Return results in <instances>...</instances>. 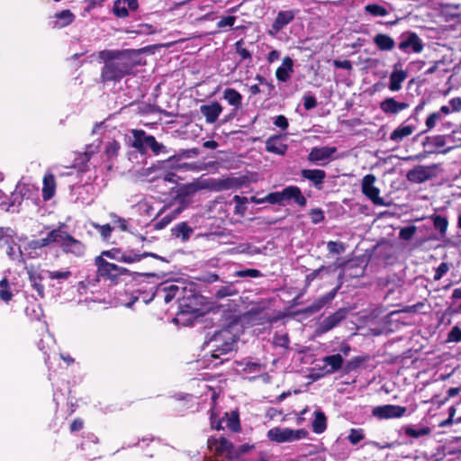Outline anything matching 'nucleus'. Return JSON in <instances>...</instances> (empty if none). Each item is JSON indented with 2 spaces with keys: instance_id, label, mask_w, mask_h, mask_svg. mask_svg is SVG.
Here are the masks:
<instances>
[{
  "instance_id": "obj_1",
  "label": "nucleus",
  "mask_w": 461,
  "mask_h": 461,
  "mask_svg": "<svg viewBox=\"0 0 461 461\" xmlns=\"http://www.w3.org/2000/svg\"><path fill=\"white\" fill-rule=\"evenodd\" d=\"M101 57L104 59V67L102 70L104 81L120 80L130 74L138 64V54L132 50L104 51Z\"/></svg>"
},
{
  "instance_id": "obj_2",
  "label": "nucleus",
  "mask_w": 461,
  "mask_h": 461,
  "mask_svg": "<svg viewBox=\"0 0 461 461\" xmlns=\"http://www.w3.org/2000/svg\"><path fill=\"white\" fill-rule=\"evenodd\" d=\"M236 338L232 334L230 328L221 330L216 332L209 344H212L213 351L212 357L219 358L221 355L227 354L233 349Z\"/></svg>"
},
{
  "instance_id": "obj_3",
  "label": "nucleus",
  "mask_w": 461,
  "mask_h": 461,
  "mask_svg": "<svg viewBox=\"0 0 461 461\" xmlns=\"http://www.w3.org/2000/svg\"><path fill=\"white\" fill-rule=\"evenodd\" d=\"M308 431L303 429H292L289 428L276 427L268 430L267 437L276 443L294 442L305 438Z\"/></svg>"
},
{
  "instance_id": "obj_4",
  "label": "nucleus",
  "mask_w": 461,
  "mask_h": 461,
  "mask_svg": "<svg viewBox=\"0 0 461 461\" xmlns=\"http://www.w3.org/2000/svg\"><path fill=\"white\" fill-rule=\"evenodd\" d=\"M208 448L214 454L232 459L238 456L239 453L235 451L233 445L225 438L211 437L207 442Z\"/></svg>"
},
{
  "instance_id": "obj_5",
  "label": "nucleus",
  "mask_w": 461,
  "mask_h": 461,
  "mask_svg": "<svg viewBox=\"0 0 461 461\" xmlns=\"http://www.w3.org/2000/svg\"><path fill=\"white\" fill-rule=\"evenodd\" d=\"M376 177L374 175H366L362 179L361 189L362 193L373 202L375 205H384V201L380 197V190L375 184Z\"/></svg>"
},
{
  "instance_id": "obj_6",
  "label": "nucleus",
  "mask_w": 461,
  "mask_h": 461,
  "mask_svg": "<svg viewBox=\"0 0 461 461\" xmlns=\"http://www.w3.org/2000/svg\"><path fill=\"white\" fill-rule=\"evenodd\" d=\"M95 264L97 266V272L99 276L112 280L123 275L127 271L123 267H121L113 263L107 262L102 258V256H99L95 258Z\"/></svg>"
},
{
  "instance_id": "obj_7",
  "label": "nucleus",
  "mask_w": 461,
  "mask_h": 461,
  "mask_svg": "<svg viewBox=\"0 0 461 461\" xmlns=\"http://www.w3.org/2000/svg\"><path fill=\"white\" fill-rule=\"evenodd\" d=\"M211 425L212 429L218 430L225 428L235 432L240 430V420L236 413H231L230 415L225 413V416L222 419L217 420L215 411L212 410L211 414Z\"/></svg>"
},
{
  "instance_id": "obj_8",
  "label": "nucleus",
  "mask_w": 461,
  "mask_h": 461,
  "mask_svg": "<svg viewBox=\"0 0 461 461\" xmlns=\"http://www.w3.org/2000/svg\"><path fill=\"white\" fill-rule=\"evenodd\" d=\"M405 407L393 404L376 406L372 411V414L379 419L401 418L405 414Z\"/></svg>"
},
{
  "instance_id": "obj_9",
  "label": "nucleus",
  "mask_w": 461,
  "mask_h": 461,
  "mask_svg": "<svg viewBox=\"0 0 461 461\" xmlns=\"http://www.w3.org/2000/svg\"><path fill=\"white\" fill-rule=\"evenodd\" d=\"M435 165L432 166H417L413 169L410 170L407 174V178L411 182L422 183L436 175Z\"/></svg>"
},
{
  "instance_id": "obj_10",
  "label": "nucleus",
  "mask_w": 461,
  "mask_h": 461,
  "mask_svg": "<svg viewBox=\"0 0 461 461\" xmlns=\"http://www.w3.org/2000/svg\"><path fill=\"white\" fill-rule=\"evenodd\" d=\"M61 236L59 245L66 253H72L76 256H82L84 254L85 247L79 240L74 239L64 230H62Z\"/></svg>"
},
{
  "instance_id": "obj_11",
  "label": "nucleus",
  "mask_w": 461,
  "mask_h": 461,
  "mask_svg": "<svg viewBox=\"0 0 461 461\" xmlns=\"http://www.w3.org/2000/svg\"><path fill=\"white\" fill-rule=\"evenodd\" d=\"M336 151L337 149L335 147H315L310 151L308 159L312 163L326 164L332 158Z\"/></svg>"
},
{
  "instance_id": "obj_12",
  "label": "nucleus",
  "mask_w": 461,
  "mask_h": 461,
  "mask_svg": "<svg viewBox=\"0 0 461 461\" xmlns=\"http://www.w3.org/2000/svg\"><path fill=\"white\" fill-rule=\"evenodd\" d=\"M398 47L406 53L409 52V50L415 53H420L423 50V44L420 37L414 32L408 33L399 43Z\"/></svg>"
},
{
  "instance_id": "obj_13",
  "label": "nucleus",
  "mask_w": 461,
  "mask_h": 461,
  "mask_svg": "<svg viewBox=\"0 0 461 461\" xmlns=\"http://www.w3.org/2000/svg\"><path fill=\"white\" fill-rule=\"evenodd\" d=\"M346 318V312L342 309L325 318L319 325L317 331L320 334L325 333L336 327Z\"/></svg>"
},
{
  "instance_id": "obj_14",
  "label": "nucleus",
  "mask_w": 461,
  "mask_h": 461,
  "mask_svg": "<svg viewBox=\"0 0 461 461\" xmlns=\"http://www.w3.org/2000/svg\"><path fill=\"white\" fill-rule=\"evenodd\" d=\"M201 298L196 294H192L188 297H183L179 301V309L180 313L187 314V313H195L200 311Z\"/></svg>"
},
{
  "instance_id": "obj_15",
  "label": "nucleus",
  "mask_w": 461,
  "mask_h": 461,
  "mask_svg": "<svg viewBox=\"0 0 461 461\" xmlns=\"http://www.w3.org/2000/svg\"><path fill=\"white\" fill-rule=\"evenodd\" d=\"M14 231L10 228H0V247L5 249L7 255L13 258L14 250L13 245Z\"/></svg>"
},
{
  "instance_id": "obj_16",
  "label": "nucleus",
  "mask_w": 461,
  "mask_h": 461,
  "mask_svg": "<svg viewBox=\"0 0 461 461\" xmlns=\"http://www.w3.org/2000/svg\"><path fill=\"white\" fill-rule=\"evenodd\" d=\"M322 362L324 363V366L321 367V369H322L325 374L330 375L342 367L344 360L339 354H335L323 357Z\"/></svg>"
},
{
  "instance_id": "obj_17",
  "label": "nucleus",
  "mask_w": 461,
  "mask_h": 461,
  "mask_svg": "<svg viewBox=\"0 0 461 461\" xmlns=\"http://www.w3.org/2000/svg\"><path fill=\"white\" fill-rule=\"evenodd\" d=\"M62 230L57 229L53 230L47 235L46 238L38 240H32L30 243V247L32 249H41L46 246L50 245L51 243H60V239L62 238Z\"/></svg>"
},
{
  "instance_id": "obj_18",
  "label": "nucleus",
  "mask_w": 461,
  "mask_h": 461,
  "mask_svg": "<svg viewBox=\"0 0 461 461\" xmlns=\"http://www.w3.org/2000/svg\"><path fill=\"white\" fill-rule=\"evenodd\" d=\"M200 111L205 117L207 122L213 123L221 114L222 107L219 103L213 102L210 104L202 105Z\"/></svg>"
},
{
  "instance_id": "obj_19",
  "label": "nucleus",
  "mask_w": 461,
  "mask_h": 461,
  "mask_svg": "<svg viewBox=\"0 0 461 461\" xmlns=\"http://www.w3.org/2000/svg\"><path fill=\"white\" fill-rule=\"evenodd\" d=\"M133 140L131 146L140 153H145L149 148L148 139L151 138L150 135H146L143 131L132 130Z\"/></svg>"
},
{
  "instance_id": "obj_20",
  "label": "nucleus",
  "mask_w": 461,
  "mask_h": 461,
  "mask_svg": "<svg viewBox=\"0 0 461 461\" xmlns=\"http://www.w3.org/2000/svg\"><path fill=\"white\" fill-rule=\"evenodd\" d=\"M408 106V104L399 103L392 97L384 99L380 104V107L384 113L391 114H396L399 112L406 109Z\"/></svg>"
},
{
  "instance_id": "obj_21",
  "label": "nucleus",
  "mask_w": 461,
  "mask_h": 461,
  "mask_svg": "<svg viewBox=\"0 0 461 461\" xmlns=\"http://www.w3.org/2000/svg\"><path fill=\"white\" fill-rule=\"evenodd\" d=\"M406 78L407 72L402 69H397V66H394V69L390 76L389 89L393 92L399 91Z\"/></svg>"
},
{
  "instance_id": "obj_22",
  "label": "nucleus",
  "mask_w": 461,
  "mask_h": 461,
  "mask_svg": "<svg viewBox=\"0 0 461 461\" xmlns=\"http://www.w3.org/2000/svg\"><path fill=\"white\" fill-rule=\"evenodd\" d=\"M293 60L289 57H285L283 61L282 65L276 69V77L279 81L286 82L290 75L293 73Z\"/></svg>"
},
{
  "instance_id": "obj_23",
  "label": "nucleus",
  "mask_w": 461,
  "mask_h": 461,
  "mask_svg": "<svg viewBox=\"0 0 461 461\" xmlns=\"http://www.w3.org/2000/svg\"><path fill=\"white\" fill-rule=\"evenodd\" d=\"M294 18V14L293 11H284L278 13L273 25H272V31H270V33L274 34L277 32H279L284 26L288 24Z\"/></svg>"
},
{
  "instance_id": "obj_24",
  "label": "nucleus",
  "mask_w": 461,
  "mask_h": 461,
  "mask_svg": "<svg viewBox=\"0 0 461 461\" xmlns=\"http://www.w3.org/2000/svg\"><path fill=\"white\" fill-rule=\"evenodd\" d=\"M266 149L269 152L284 155L287 150V146L280 137L275 136L267 140Z\"/></svg>"
},
{
  "instance_id": "obj_25",
  "label": "nucleus",
  "mask_w": 461,
  "mask_h": 461,
  "mask_svg": "<svg viewBox=\"0 0 461 461\" xmlns=\"http://www.w3.org/2000/svg\"><path fill=\"white\" fill-rule=\"evenodd\" d=\"M284 195L285 201H289L291 199H294V202L299 204L300 206H305L306 205V199L303 195L301 190L297 186H288L284 189Z\"/></svg>"
},
{
  "instance_id": "obj_26",
  "label": "nucleus",
  "mask_w": 461,
  "mask_h": 461,
  "mask_svg": "<svg viewBox=\"0 0 461 461\" xmlns=\"http://www.w3.org/2000/svg\"><path fill=\"white\" fill-rule=\"evenodd\" d=\"M56 189V181L55 177L52 174L47 173L43 177V187H42V196L44 200L50 199L54 194Z\"/></svg>"
},
{
  "instance_id": "obj_27",
  "label": "nucleus",
  "mask_w": 461,
  "mask_h": 461,
  "mask_svg": "<svg viewBox=\"0 0 461 461\" xmlns=\"http://www.w3.org/2000/svg\"><path fill=\"white\" fill-rule=\"evenodd\" d=\"M414 130V126L401 124L391 133L390 140L395 142H401L404 138L411 135Z\"/></svg>"
},
{
  "instance_id": "obj_28",
  "label": "nucleus",
  "mask_w": 461,
  "mask_h": 461,
  "mask_svg": "<svg viewBox=\"0 0 461 461\" xmlns=\"http://www.w3.org/2000/svg\"><path fill=\"white\" fill-rule=\"evenodd\" d=\"M374 43L380 50L388 51L394 48L395 42L392 37L387 34L379 33L375 36Z\"/></svg>"
},
{
  "instance_id": "obj_29",
  "label": "nucleus",
  "mask_w": 461,
  "mask_h": 461,
  "mask_svg": "<svg viewBox=\"0 0 461 461\" xmlns=\"http://www.w3.org/2000/svg\"><path fill=\"white\" fill-rule=\"evenodd\" d=\"M213 185L211 180L208 179H197L185 186V194H194L199 190L211 189Z\"/></svg>"
},
{
  "instance_id": "obj_30",
  "label": "nucleus",
  "mask_w": 461,
  "mask_h": 461,
  "mask_svg": "<svg viewBox=\"0 0 461 461\" xmlns=\"http://www.w3.org/2000/svg\"><path fill=\"white\" fill-rule=\"evenodd\" d=\"M223 98L236 109L241 106L242 95L233 88H226L223 92Z\"/></svg>"
},
{
  "instance_id": "obj_31",
  "label": "nucleus",
  "mask_w": 461,
  "mask_h": 461,
  "mask_svg": "<svg viewBox=\"0 0 461 461\" xmlns=\"http://www.w3.org/2000/svg\"><path fill=\"white\" fill-rule=\"evenodd\" d=\"M29 280L32 287L36 290L38 294L42 298L44 296V286L41 284L42 277L41 274L35 270H28Z\"/></svg>"
},
{
  "instance_id": "obj_32",
  "label": "nucleus",
  "mask_w": 461,
  "mask_h": 461,
  "mask_svg": "<svg viewBox=\"0 0 461 461\" xmlns=\"http://www.w3.org/2000/svg\"><path fill=\"white\" fill-rule=\"evenodd\" d=\"M302 176L312 181L314 185L321 184L325 178V172L321 169H303Z\"/></svg>"
},
{
  "instance_id": "obj_33",
  "label": "nucleus",
  "mask_w": 461,
  "mask_h": 461,
  "mask_svg": "<svg viewBox=\"0 0 461 461\" xmlns=\"http://www.w3.org/2000/svg\"><path fill=\"white\" fill-rule=\"evenodd\" d=\"M198 154H199V151L197 149L185 150L178 157H172V158H169L167 160L163 161L161 163V168L172 167V168L176 169V168L180 167V166H176V167L171 166V162L173 160L176 159V161H178L181 158H193V157H196Z\"/></svg>"
},
{
  "instance_id": "obj_34",
  "label": "nucleus",
  "mask_w": 461,
  "mask_h": 461,
  "mask_svg": "<svg viewBox=\"0 0 461 461\" xmlns=\"http://www.w3.org/2000/svg\"><path fill=\"white\" fill-rule=\"evenodd\" d=\"M183 211L182 207H178L172 211L170 213L164 216L162 219H160L155 224V229L157 230H162L167 225H168L174 219H176Z\"/></svg>"
},
{
  "instance_id": "obj_35",
  "label": "nucleus",
  "mask_w": 461,
  "mask_h": 461,
  "mask_svg": "<svg viewBox=\"0 0 461 461\" xmlns=\"http://www.w3.org/2000/svg\"><path fill=\"white\" fill-rule=\"evenodd\" d=\"M172 230L176 238H181L184 241L187 240L190 235L193 233V229L190 228L185 222L177 224Z\"/></svg>"
},
{
  "instance_id": "obj_36",
  "label": "nucleus",
  "mask_w": 461,
  "mask_h": 461,
  "mask_svg": "<svg viewBox=\"0 0 461 461\" xmlns=\"http://www.w3.org/2000/svg\"><path fill=\"white\" fill-rule=\"evenodd\" d=\"M13 296L11 285L7 278L5 277L0 281V300L8 303L12 300Z\"/></svg>"
},
{
  "instance_id": "obj_37",
  "label": "nucleus",
  "mask_w": 461,
  "mask_h": 461,
  "mask_svg": "<svg viewBox=\"0 0 461 461\" xmlns=\"http://www.w3.org/2000/svg\"><path fill=\"white\" fill-rule=\"evenodd\" d=\"M315 419L312 422V429L315 433H322L326 429V417L323 412L317 411L314 412Z\"/></svg>"
},
{
  "instance_id": "obj_38",
  "label": "nucleus",
  "mask_w": 461,
  "mask_h": 461,
  "mask_svg": "<svg viewBox=\"0 0 461 461\" xmlns=\"http://www.w3.org/2000/svg\"><path fill=\"white\" fill-rule=\"evenodd\" d=\"M56 18H57V22H56L57 25L59 27H64V26L70 24L73 22L75 16L70 11L65 10V11H62V12L57 14Z\"/></svg>"
},
{
  "instance_id": "obj_39",
  "label": "nucleus",
  "mask_w": 461,
  "mask_h": 461,
  "mask_svg": "<svg viewBox=\"0 0 461 461\" xmlns=\"http://www.w3.org/2000/svg\"><path fill=\"white\" fill-rule=\"evenodd\" d=\"M181 290H183V288H180L176 285H169L165 286L163 288L164 301L166 303L171 302L175 297L179 295Z\"/></svg>"
},
{
  "instance_id": "obj_40",
  "label": "nucleus",
  "mask_w": 461,
  "mask_h": 461,
  "mask_svg": "<svg viewBox=\"0 0 461 461\" xmlns=\"http://www.w3.org/2000/svg\"><path fill=\"white\" fill-rule=\"evenodd\" d=\"M147 257H152L155 258H158V257L154 253L145 252L143 254H128V255L125 254V255L122 256L121 260L125 263L130 264V263L139 262Z\"/></svg>"
},
{
  "instance_id": "obj_41",
  "label": "nucleus",
  "mask_w": 461,
  "mask_h": 461,
  "mask_svg": "<svg viewBox=\"0 0 461 461\" xmlns=\"http://www.w3.org/2000/svg\"><path fill=\"white\" fill-rule=\"evenodd\" d=\"M365 10L374 16L384 17L388 14L387 10L384 6L375 4L366 5Z\"/></svg>"
},
{
  "instance_id": "obj_42",
  "label": "nucleus",
  "mask_w": 461,
  "mask_h": 461,
  "mask_svg": "<svg viewBox=\"0 0 461 461\" xmlns=\"http://www.w3.org/2000/svg\"><path fill=\"white\" fill-rule=\"evenodd\" d=\"M433 223L435 228L439 230L440 235L445 236L448 226V221L447 218L442 217L440 215H437L433 219Z\"/></svg>"
},
{
  "instance_id": "obj_43",
  "label": "nucleus",
  "mask_w": 461,
  "mask_h": 461,
  "mask_svg": "<svg viewBox=\"0 0 461 461\" xmlns=\"http://www.w3.org/2000/svg\"><path fill=\"white\" fill-rule=\"evenodd\" d=\"M233 200L236 203L235 212L240 215H244V213L247 210L246 203H248L249 199L247 197L235 195L233 197Z\"/></svg>"
},
{
  "instance_id": "obj_44",
  "label": "nucleus",
  "mask_w": 461,
  "mask_h": 461,
  "mask_svg": "<svg viewBox=\"0 0 461 461\" xmlns=\"http://www.w3.org/2000/svg\"><path fill=\"white\" fill-rule=\"evenodd\" d=\"M113 12L116 16L124 18L128 16V9L123 0H117L113 5Z\"/></svg>"
},
{
  "instance_id": "obj_45",
  "label": "nucleus",
  "mask_w": 461,
  "mask_h": 461,
  "mask_svg": "<svg viewBox=\"0 0 461 461\" xmlns=\"http://www.w3.org/2000/svg\"><path fill=\"white\" fill-rule=\"evenodd\" d=\"M47 275L50 279L67 280L71 276V272L69 270L48 271Z\"/></svg>"
},
{
  "instance_id": "obj_46",
  "label": "nucleus",
  "mask_w": 461,
  "mask_h": 461,
  "mask_svg": "<svg viewBox=\"0 0 461 461\" xmlns=\"http://www.w3.org/2000/svg\"><path fill=\"white\" fill-rule=\"evenodd\" d=\"M266 200H267V203L272 204H282L285 201L284 189L281 192H275L267 194L266 196Z\"/></svg>"
},
{
  "instance_id": "obj_47",
  "label": "nucleus",
  "mask_w": 461,
  "mask_h": 461,
  "mask_svg": "<svg viewBox=\"0 0 461 461\" xmlns=\"http://www.w3.org/2000/svg\"><path fill=\"white\" fill-rule=\"evenodd\" d=\"M237 294V291L231 285L222 286L216 292V297L219 299L231 296Z\"/></svg>"
},
{
  "instance_id": "obj_48",
  "label": "nucleus",
  "mask_w": 461,
  "mask_h": 461,
  "mask_svg": "<svg viewBox=\"0 0 461 461\" xmlns=\"http://www.w3.org/2000/svg\"><path fill=\"white\" fill-rule=\"evenodd\" d=\"M364 438L362 429H351L348 435V440L351 444L356 445Z\"/></svg>"
},
{
  "instance_id": "obj_49",
  "label": "nucleus",
  "mask_w": 461,
  "mask_h": 461,
  "mask_svg": "<svg viewBox=\"0 0 461 461\" xmlns=\"http://www.w3.org/2000/svg\"><path fill=\"white\" fill-rule=\"evenodd\" d=\"M441 118H442V116H441L440 113L436 112V113H430L427 117L426 122H425L427 129L428 130L433 129L436 126L437 122L439 120H441Z\"/></svg>"
},
{
  "instance_id": "obj_50",
  "label": "nucleus",
  "mask_w": 461,
  "mask_h": 461,
  "mask_svg": "<svg viewBox=\"0 0 461 461\" xmlns=\"http://www.w3.org/2000/svg\"><path fill=\"white\" fill-rule=\"evenodd\" d=\"M430 429L429 428H421L419 429H412V428H407L405 429L406 435L413 438H419L420 436L428 435L429 434Z\"/></svg>"
},
{
  "instance_id": "obj_51",
  "label": "nucleus",
  "mask_w": 461,
  "mask_h": 461,
  "mask_svg": "<svg viewBox=\"0 0 461 461\" xmlns=\"http://www.w3.org/2000/svg\"><path fill=\"white\" fill-rule=\"evenodd\" d=\"M236 276L239 277H251L257 278L262 276V274L257 269H244L240 270L235 273Z\"/></svg>"
},
{
  "instance_id": "obj_52",
  "label": "nucleus",
  "mask_w": 461,
  "mask_h": 461,
  "mask_svg": "<svg viewBox=\"0 0 461 461\" xmlns=\"http://www.w3.org/2000/svg\"><path fill=\"white\" fill-rule=\"evenodd\" d=\"M119 149V143L115 140H112L107 143L105 147V153L109 158H113L117 155Z\"/></svg>"
},
{
  "instance_id": "obj_53",
  "label": "nucleus",
  "mask_w": 461,
  "mask_h": 461,
  "mask_svg": "<svg viewBox=\"0 0 461 461\" xmlns=\"http://www.w3.org/2000/svg\"><path fill=\"white\" fill-rule=\"evenodd\" d=\"M91 225L99 230L101 236L104 238V239H107L110 237L111 235V232H112V227L109 225V224H104V225H100V224H97V223H95V222H92Z\"/></svg>"
},
{
  "instance_id": "obj_54",
  "label": "nucleus",
  "mask_w": 461,
  "mask_h": 461,
  "mask_svg": "<svg viewBox=\"0 0 461 461\" xmlns=\"http://www.w3.org/2000/svg\"><path fill=\"white\" fill-rule=\"evenodd\" d=\"M309 215L312 222L314 224L320 223L324 220L323 211L319 208L311 210Z\"/></svg>"
},
{
  "instance_id": "obj_55",
  "label": "nucleus",
  "mask_w": 461,
  "mask_h": 461,
  "mask_svg": "<svg viewBox=\"0 0 461 461\" xmlns=\"http://www.w3.org/2000/svg\"><path fill=\"white\" fill-rule=\"evenodd\" d=\"M241 366H243L242 370L246 373H258L261 371V365L258 363H253V362H245L241 363Z\"/></svg>"
},
{
  "instance_id": "obj_56",
  "label": "nucleus",
  "mask_w": 461,
  "mask_h": 461,
  "mask_svg": "<svg viewBox=\"0 0 461 461\" xmlns=\"http://www.w3.org/2000/svg\"><path fill=\"white\" fill-rule=\"evenodd\" d=\"M274 343L276 346L286 348L289 345V338L287 334H276L274 338Z\"/></svg>"
},
{
  "instance_id": "obj_57",
  "label": "nucleus",
  "mask_w": 461,
  "mask_h": 461,
  "mask_svg": "<svg viewBox=\"0 0 461 461\" xmlns=\"http://www.w3.org/2000/svg\"><path fill=\"white\" fill-rule=\"evenodd\" d=\"M447 340L451 342L461 341V329L457 326L453 327L448 333Z\"/></svg>"
},
{
  "instance_id": "obj_58",
  "label": "nucleus",
  "mask_w": 461,
  "mask_h": 461,
  "mask_svg": "<svg viewBox=\"0 0 461 461\" xmlns=\"http://www.w3.org/2000/svg\"><path fill=\"white\" fill-rule=\"evenodd\" d=\"M327 248L330 253L334 254H340L344 250L343 245L335 241H329Z\"/></svg>"
},
{
  "instance_id": "obj_59",
  "label": "nucleus",
  "mask_w": 461,
  "mask_h": 461,
  "mask_svg": "<svg viewBox=\"0 0 461 461\" xmlns=\"http://www.w3.org/2000/svg\"><path fill=\"white\" fill-rule=\"evenodd\" d=\"M448 270L449 266L445 262L441 263L436 269L434 279L439 280Z\"/></svg>"
},
{
  "instance_id": "obj_60",
  "label": "nucleus",
  "mask_w": 461,
  "mask_h": 461,
  "mask_svg": "<svg viewBox=\"0 0 461 461\" xmlns=\"http://www.w3.org/2000/svg\"><path fill=\"white\" fill-rule=\"evenodd\" d=\"M148 141L149 148H150L155 154H158L164 149V146L162 144H159L153 136H151V138H149Z\"/></svg>"
},
{
  "instance_id": "obj_61",
  "label": "nucleus",
  "mask_w": 461,
  "mask_h": 461,
  "mask_svg": "<svg viewBox=\"0 0 461 461\" xmlns=\"http://www.w3.org/2000/svg\"><path fill=\"white\" fill-rule=\"evenodd\" d=\"M113 228H119L122 230H127V222L124 219L120 218L118 216L113 215Z\"/></svg>"
},
{
  "instance_id": "obj_62",
  "label": "nucleus",
  "mask_w": 461,
  "mask_h": 461,
  "mask_svg": "<svg viewBox=\"0 0 461 461\" xmlns=\"http://www.w3.org/2000/svg\"><path fill=\"white\" fill-rule=\"evenodd\" d=\"M235 20L236 18L234 16H227V17H224L222 19H221L218 23H217V26L219 28H223L225 26H233L234 23H235Z\"/></svg>"
},
{
  "instance_id": "obj_63",
  "label": "nucleus",
  "mask_w": 461,
  "mask_h": 461,
  "mask_svg": "<svg viewBox=\"0 0 461 461\" xmlns=\"http://www.w3.org/2000/svg\"><path fill=\"white\" fill-rule=\"evenodd\" d=\"M303 105H304L305 109L310 110V109L314 108L317 105V101H316L315 97H313L312 95H307V96H304V98H303Z\"/></svg>"
},
{
  "instance_id": "obj_64",
  "label": "nucleus",
  "mask_w": 461,
  "mask_h": 461,
  "mask_svg": "<svg viewBox=\"0 0 461 461\" xmlns=\"http://www.w3.org/2000/svg\"><path fill=\"white\" fill-rule=\"evenodd\" d=\"M333 64L336 68H343L347 70L352 69L351 62L348 59L345 60H334Z\"/></svg>"
}]
</instances>
